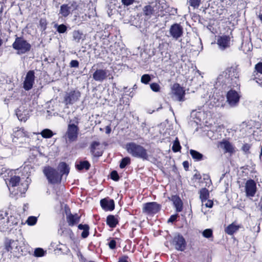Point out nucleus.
I'll list each match as a JSON object with an SVG mask.
<instances>
[{
  "mask_svg": "<svg viewBox=\"0 0 262 262\" xmlns=\"http://www.w3.org/2000/svg\"><path fill=\"white\" fill-rule=\"evenodd\" d=\"M16 171L6 167H3L0 170V176L5 180L10 191L12 193L14 192V187L17 186L20 182L19 177L14 175Z\"/></svg>",
  "mask_w": 262,
  "mask_h": 262,
  "instance_id": "f257e3e1",
  "label": "nucleus"
},
{
  "mask_svg": "<svg viewBox=\"0 0 262 262\" xmlns=\"http://www.w3.org/2000/svg\"><path fill=\"white\" fill-rule=\"evenodd\" d=\"M79 122V119L76 117L72 119H70L68 122L65 137L70 142L76 141L77 140L79 132L78 126Z\"/></svg>",
  "mask_w": 262,
  "mask_h": 262,
  "instance_id": "f03ea898",
  "label": "nucleus"
},
{
  "mask_svg": "<svg viewBox=\"0 0 262 262\" xmlns=\"http://www.w3.org/2000/svg\"><path fill=\"white\" fill-rule=\"evenodd\" d=\"M125 148L128 153L133 157L140 158L143 160H147L148 158L146 149L134 142L127 143Z\"/></svg>",
  "mask_w": 262,
  "mask_h": 262,
  "instance_id": "7ed1b4c3",
  "label": "nucleus"
},
{
  "mask_svg": "<svg viewBox=\"0 0 262 262\" xmlns=\"http://www.w3.org/2000/svg\"><path fill=\"white\" fill-rule=\"evenodd\" d=\"M43 173L51 184H56L60 182L61 176L59 174L58 171L50 166L46 167L43 169Z\"/></svg>",
  "mask_w": 262,
  "mask_h": 262,
  "instance_id": "20e7f679",
  "label": "nucleus"
},
{
  "mask_svg": "<svg viewBox=\"0 0 262 262\" xmlns=\"http://www.w3.org/2000/svg\"><path fill=\"white\" fill-rule=\"evenodd\" d=\"M13 48L17 51L19 54H25L30 50L31 46L21 37H16L12 45Z\"/></svg>",
  "mask_w": 262,
  "mask_h": 262,
  "instance_id": "39448f33",
  "label": "nucleus"
},
{
  "mask_svg": "<svg viewBox=\"0 0 262 262\" xmlns=\"http://www.w3.org/2000/svg\"><path fill=\"white\" fill-rule=\"evenodd\" d=\"M77 8L78 5L75 2L63 4L60 6L59 15H61V17H67Z\"/></svg>",
  "mask_w": 262,
  "mask_h": 262,
  "instance_id": "423d86ee",
  "label": "nucleus"
},
{
  "mask_svg": "<svg viewBox=\"0 0 262 262\" xmlns=\"http://www.w3.org/2000/svg\"><path fill=\"white\" fill-rule=\"evenodd\" d=\"M172 245L177 250L183 251L186 248V242L182 235L176 234L171 242Z\"/></svg>",
  "mask_w": 262,
  "mask_h": 262,
  "instance_id": "0eeeda50",
  "label": "nucleus"
},
{
  "mask_svg": "<svg viewBox=\"0 0 262 262\" xmlns=\"http://www.w3.org/2000/svg\"><path fill=\"white\" fill-rule=\"evenodd\" d=\"M227 74L228 78H229L230 82L233 81L237 84L238 78L239 76V69L237 66H232L225 70Z\"/></svg>",
  "mask_w": 262,
  "mask_h": 262,
  "instance_id": "6e6552de",
  "label": "nucleus"
},
{
  "mask_svg": "<svg viewBox=\"0 0 262 262\" xmlns=\"http://www.w3.org/2000/svg\"><path fill=\"white\" fill-rule=\"evenodd\" d=\"M35 77V72L34 71L30 70L27 73L23 82V88L26 91H29L33 88Z\"/></svg>",
  "mask_w": 262,
  "mask_h": 262,
  "instance_id": "1a4fd4ad",
  "label": "nucleus"
},
{
  "mask_svg": "<svg viewBox=\"0 0 262 262\" xmlns=\"http://www.w3.org/2000/svg\"><path fill=\"white\" fill-rule=\"evenodd\" d=\"M240 96L235 90H231L227 94V102L231 107L237 105Z\"/></svg>",
  "mask_w": 262,
  "mask_h": 262,
  "instance_id": "9d476101",
  "label": "nucleus"
},
{
  "mask_svg": "<svg viewBox=\"0 0 262 262\" xmlns=\"http://www.w3.org/2000/svg\"><path fill=\"white\" fill-rule=\"evenodd\" d=\"M80 97V93L79 91H71L66 93L64 97V101L67 105L72 104L78 101Z\"/></svg>",
  "mask_w": 262,
  "mask_h": 262,
  "instance_id": "9b49d317",
  "label": "nucleus"
},
{
  "mask_svg": "<svg viewBox=\"0 0 262 262\" xmlns=\"http://www.w3.org/2000/svg\"><path fill=\"white\" fill-rule=\"evenodd\" d=\"M160 209V206L157 203H147L143 206V212L147 214H155L159 211Z\"/></svg>",
  "mask_w": 262,
  "mask_h": 262,
  "instance_id": "f8f14e48",
  "label": "nucleus"
},
{
  "mask_svg": "<svg viewBox=\"0 0 262 262\" xmlns=\"http://www.w3.org/2000/svg\"><path fill=\"white\" fill-rule=\"evenodd\" d=\"M183 33V29L182 27L178 24H174L171 26L169 29V33L170 36L176 40L181 37Z\"/></svg>",
  "mask_w": 262,
  "mask_h": 262,
  "instance_id": "ddd939ff",
  "label": "nucleus"
},
{
  "mask_svg": "<svg viewBox=\"0 0 262 262\" xmlns=\"http://www.w3.org/2000/svg\"><path fill=\"white\" fill-rule=\"evenodd\" d=\"M245 187L247 196L253 197L254 196L256 192V185L254 180H248L245 184Z\"/></svg>",
  "mask_w": 262,
  "mask_h": 262,
  "instance_id": "4468645a",
  "label": "nucleus"
},
{
  "mask_svg": "<svg viewBox=\"0 0 262 262\" xmlns=\"http://www.w3.org/2000/svg\"><path fill=\"white\" fill-rule=\"evenodd\" d=\"M108 72L105 69H97L93 74V78L96 81L102 82L107 78Z\"/></svg>",
  "mask_w": 262,
  "mask_h": 262,
  "instance_id": "2eb2a0df",
  "label": "nucleus"
},
{
  "mask_svg": "<svg viewBox=\"0 0 262 262\" xmlns=\"http://www.w3.org/2000/svg\"><path fill=\"white\" fill-rule=\"evenodd\" d=\"M16 115L19 120L26 122L30 117V111L21 106L16 110Z\"/></svg>",
  "mask_w": 262,
  "mask_h": 262,
  "instance_id": "dca6fc26",
  "label": "nucleus"
},
{
  "mask_svg": "<svg viewBox=\"0 0 262 262\" xmlns=\"http://www.w3.org/2000/svg\"><path fill=\"white\" fill-rule=\"evenodd\" d=\"M9 219L7 216V213L4 211H0V231H4L8 228L9 225Z\"/></svg>",
  "mask_w": 262,
  "mask_h": 262,
  "instance_id": "f3484780",
  "label": "nucleus"
},
{
  "mask_svg": "<svg viewBox=\"0 0 262 262\" xmlns=\"http://www.w3.org/2000/svg\"><path fill=\"white\" fill-rule=\"evenodd\" d=\"M101 207L105 210L112 211L114 209L115 203L113 200L104 198L100 201Z\"/></svg>",
  "mask_w": 262,
  "mask_h": 262,
  "instance_id": "a211bd4d",
  "label": "nucleus"
},
{
  "mask_svg": "<svg viewBox=\"0 0 262 262\" xmlns=\"http://www.w3.org/2000/svg\"><path fill=\"white\" fill-rule=\"evenodd\" d=\"M14 137L17 139H20L21 140L20 142H23L26 138H28V133L25 130L24 128H16L13 132Z\"/></svg>",
  "mask_w": 262,
  "mask_h": 262,
  "instance_id": "6ab92c4d",
  "label": "nucleus"
},
{
  "mask_svg": "<svg viewBox=\"0 0 262 262\" xmlns=\"http://www.w3.org/2000/svg\"><path fill=\"white\" fill-rule=\"evenodd\" d=\"M230 37L227 36H220L217 39V45L220 48L224 50L229 47Z\"/></svg>",
  "mask_w": 262,
  "mask_h": 262,
  "instance_id": "aec40b11",
  "label": "nucleus"
},
{
  "mask_svg": "<svg viewBox=\"0 0 262 262\" xmlns=\"http://www.w3.org/2000/svg\"><path fill=\"white\" fill-rule=\"evenodd\" d=\"M174 94L177 97L178 100L183 101L184 100L185 91L179 86V84L174 86Z\"/></svg>",
  "mask_w": 262,
  "mask_h": 262,
  "instance_id": "412c9836",
  "label": "nucleus"
},
{
  "mask_svg": "<svg viewBox=\"0 0 262 262\" xmlns=\"http://www.w3.org/2000/svg\"><path fill=\"white\" fill-rule=\"evenodd\" d=\"M18 241L10 240L6 242L5 248L8 251L16 252L17 250Z\"/></svg>",
  "mask_w": 262,
  "mask_h": 262,
  "instance_id": "4be33fe9",
  "label": "nucleus"
},
{
  "mask_svg": "<svg viewBox=\"0 0 262 262\" xmlns=\"http://www.w3.org/2000/svg\"><path fill=\"white\" fill-rule=\"evenodd\" d=\"M67 214V220L69 226H73L79 222V217L77 214L75 215L69 213L68 214V211H66Z\"/></svg>",
  "mask_w": 262,
  "mask_h": 262,
  "instance_id": "5701e85b",
  "label": "nucleus"
},
{
  "mask_svg": "<svg viewBox=\"0 0 262 262\" xmlns=\"http://www.w3.org/2000/svg\"><path fill=\"white\" fill-rule=\"evenodd\" d=\"M170 200L173 202L177 212H180L182 210V202L179 196L175 195L171 197Z\"/></svg>",
  "mask_w": 262,
  "mask_h": 262,
  "instance_id": "b1692460",
  "label": "nucleus"
},
{
  "mask_svg": "<svg viewBox=\"0 0 262 262\" xmlns=\"http://www.w3.org/2000/svg\"><path fill=\"white\" fill-rule=\"evenodd\" d=\"M217 83L220 84H225L231 83L229 78H228L227 74L225 71H223L217 78Z\"/></svg>",
  "mask_w": 262,
  "mask_h": 262,
  "instance_id": "393cba45",
  "label": "nucleus"
},
{
  "mask_svg": "<svg viewBox=\"0 0 262 262\" xmlns=\"http://www.w3.org/2000/svg\"><path fill=\"white\" fill-rule=\"evenodd\" d=\"M57 170L59 171V173L61 176L64 174L67 175L69 172V168L66 163L61 162L59 164Z\"/></svg>",
  "mask_w": 262,
  "mask_h": 262,
  "instance_id": "a878e982",
  "label": "nucleus"
},
{
  "mask_svg": "<svg viewBox=\"0 0 262 262\" xmlns=\"http://www.w3.org/2000/svg\"><path fill=\"white\" fill-rule=\"evenodd\" d=\"M200 199L202 203H205L206 199L209 198V192L206 188H203L199 191Z\"/></svg>",
  "mask_w": 262,
  "mask_h": 262,
  "instance_id": "bb28decb",
  "label": "nucleus"
},
{
  "mask_svg": "<svg viewBox=\"0 0 262 262\" xmlns=\"http://www.w3.org/2000/svg\"><path fill=\"white\" fill-rule=\"evenodd\" d=\"M240 226L233 223L227 226L225 231L229 235H232L236 232L239 228Z\"/></svg>",
  "mask_w": 262,
  "mask_h": 262,
  "instance_id": "cd10ccee",
  "label": "nucleus"
},
{
  "mask_svg": "<svg viewBox=\"0 0 262 262\" xmlns=\"http://www.w3.org/2000/svg\"><path fill=\"white\" fill-rule=\"evenodd\" d=\"M73 40L77 43L80 42V40H84V36L82 32L79 30H74L72 32Z\"/></svg>",
  "mask_w": 262,
  "mask_h": 262,
  "instance_id": "c85d7f7f",
  "label": "nucleus"
},
{
  "mask_svg": "<svg viewBox=\"0 0 262 262\" xmlns=\"http://www.w3.org/2000/svg\"><path fill=\"white\" fill-rule=\"evenodd\" d=\"M154 8L151 5H146L143 8V14L146 16L147 19L150 18L154 12Z\"/></svg>",
  "mask_w": 262,
  "mask_h": 262,
  "instance_id": "c756f323",
  "label": "nucleus"
},
{
  "mask_svg": "<svg viewBox=\"0 0 262 262\" xmlns=\"http://www.w3.org/2000/svg\"><path fill=\"white\" fill-rule=\"evenodd\" d=\"M221 147L223 148L226 152H233L234 150L232 145L227 141H224L220 143Z\"/></svg>",
  "mask_w": 262,
  "mask_h": 262,
  "instance_id": "7c9ffc66",
  "label": "nucleus"
},
{
  "mask_svg": "<svg viewBox=\"0 0 262 262\" xmlns=\"http://www.w3.org/2000/svg\"><path fill=\"white\" fill-rule=\"evenodd\" d=\"M118 223V220L114 215H109L107 216L106 219V223L110 227L114 228L116 227Z\"/></svg>",
  "mask_w": 262,
  "mask_h": 262,
  "instance_id": "2f4dec72",
  "label": "nucleus"
},
{
  "mask_svg": "<svg viewBox=\"0 0 262 262\" xmlns=\"http://www.w3.org/2000/svg\"><path fill=\"white\" fill-rule=\"evenodd\" d=\"M189 152L192 158L195 161H199L203 159V155L199 152L193 149H190Z\"/></svg>",
  "mask_w": 262,
  "mask_h": 262,
  "instance_id": "473e14b6",
  "label": "nucleus"
},
{
  "mask_svg": "<svg viewBox=\"0 0 262 262\" xmlns=\"http://www.w3.org/2000/svg\"><path fill=\"white\" fill-rule=\"evenodd\" d=\"M78 228L80 230H82L83 231L81 233V236L83 238H86L88 237L89 234V227L87 225L79 224L78 225Z\"/></svg>",
  "mask_w": 262,
  "mask_h": 262,
  "instance_id": "72a5a7b5",
  "label": "nucleus"
},
{
  "mask_svg": "<svg viewBox=\"0 0 262 262\" xmlns=\"http://www.w3.org/2000/svg\"><path fill=\"white\" fill-rule=\"evenodd\" d=\"M76 167L79 170L83 169L88 170L90 168V164L87 161H80L79 164H76Z\"/></svg>",
  "mask_w": 262,
  "mask_h": 262,
  "instance_id": "f704fd0d",
  "label": "nucleus"
},
{
  "mask_svg": "<svg viewBox=\"0 0 262 262\" xmlns=\"http://www.w3.org/2000/svg\"><path fill=\"white\" fill-rule=\"evenodd\" d=\"M40 134L44 138H50L54 135L53 132L51 130L47 128L43 129Z\"/></svg>",
  "mask_w": 262,
  "mask_h": 262,
  "instance_id": "c9c22d12",
  "label": "nucleus"
},
{
  "mask_svg": "<svg viewBox=\"0 0 262 262\" xmlns=\"http://www.w3.org/2000/svg\"><path fill=\"white\" fill-rule=\"evenodd\" d=\"M156 7L158 8L159 11H162L166 9L167 5L164 0H160L156 3Z\"/></svg>",
  "mask_w": 262,
  "mask_h": 262,
  "instance_id": "e433bc0d",
  "label": "nucleus"
},
{
  "mask_svg": "<svg viewBox=\"0 0 262 262\" xmlns=\"http://www.w3.org/2000/svg\"><path fill=\"white\" fill-rule=\"evenodd\" d=\"M46 253V251H45L41 248H36L34 252V255L36 257L43 256Z\"/></svg>",
  "mask_w": 262,
  "mask_h": 262,
  "instance_id": "4c0bfd02",
  "label": "nucleus"
},
{
  "mask_svg": "<svg viewBox=\"0 0 262 262\" xmlns=\"http://www.w3.org/2000/svg\"><path fill=\"white\" fill-rule=\"evenodd\" d=\"M130 162V159L129 157H125L123 158L120 163V167L124 168L126 165L129 164Z\"/></svg>",
  "mask_w": 262,
  "mask_h": 262,
  "instance_id": "58836bf2",
  "label": "nucleus"
},
{
  "mask_svg": "<svg viewBox=\"0 0 262 262\" xmlns=\"http://www.w3.org/2000/svg\"><path fill=\"white\" fill-rule=\"evenodd\" d=\"M37 221V217L31 216L28 218L27 220L26 221V223L29 226H33L36 224Z\"/></svg>",
  "mask_w": 262,
  "mask_h": 262,
  "instance_id": "ea45409f",
  "label": "nucleus"
},
{
  "mask_svg": "<svg viewBox=\"0 0 262 262\" xmlns=\"http://www.w3.org/2000/svg\"><path fill=\"white\" fill-rule=\"evenodd\" d=\"M181 149V146L179 143V141L177 138L176 140H174L172 147V149L174 152H177L179 151Z\"/></svg>",
  "mask_w": 262,
  "mask_h": 262,
  "instance_id": "a19ab883",
  "label": "nucleus"
},
{
  "mask_svg": "<svg viewBox=\"0 0 262 262\" xmlns=\"http://www.w3.org/2000/svg\"><path fill=\"white\" fill-rule=\"evenodd\" d=\"M202 235L204 237L207 238L212 237V230L211 229H205L203 231Z\"/></svg>",
  "mask_w": 262,
  "mask_h": 262,
  "instance_id": "79ce46f5",
  "label": "nucleus"
},
{
  "mask_svg": "<svg viewBox=\"0 0 262 262\" xmlns=\"http://www.w3.org/2000/svg\"><path fill=\"white\" fill-rule=\"evenodd\" d=\"M151 80V78L148 74H144L141 78V81L144 84H148V82Z\"/></svg>",
  "mask_w": 262,
  "mask_h": 262,
  "instance_id": "37998d69",
  "label": "nucleus"
},
{
  "mask_svg": "<svg viewBox=\"0 0 262 262\" xmlns=\"http://www.w3.org/2000/svg\"><path fill=\"white\" fill-rule=\"evenodd\" d=\"M201 0H189L188 2L189 5L193 8H198L201 3Z\"/></svg>",
  "mask_w": 262,
  "mask_h": 262,
  "instance_id": "c03bdc74",
  "label": "nucleus"
},
{
  "mask_svg": "<svg viewBox=\"0 0 262 262\" xmlns=\"http://www.w3.org/2000/svg\"><path fill=\"white\" fill-rule=\"evenodd\" d=\"M150 89L155 92H158L160 90V86L157 83H152L150 85Z\"/></svg>",
  "mask_w": 262,
  "mask_h": 262,
  "instance_id": "a18cd8bd",
  "label": "nucleus"
},
{
  "mask_svg": "<svg viewBox=\"0 0 262 262\" xmlns=\"http://www.w3.org/2000/svg\"><path fill=\"white\" fill-rule=\"evenodd\" d=\"M67 30V27H66V25H64L63 24L58 25L57 27V31L59 33H63L66 32Z\"/></svg>",
  "mask_w": 262,
  "mask_h": 262,
  "instance_id": "49530a36",
  "label": "nucleus"
},
{
  "mask_svg": "<svg viewBox=\"0 0 262 262\" xmlns=\"http://www.w3.org/2000/svg\"><path fill=\"white\" fill-rule=\"evenodd\" d=\"M213 205V202L212 200H210L209 199H206V201L205 203H202V206H205L206 207L208 208H212Z\"/></svg>",
  "mask_w": 262,
  "mask_h": 262,
  "instance_id": "de8ad7c7",
  "label": "nucleus"
},
{
  "mask_svg": "<svg viewBox=\"0 0 262 262\" xmlns=\"http://www.w3.org/2000/svg\"><path fill=\"white\" fill-rule=\"evenodd\" d=\"M111 178L115 180V181H118L119 180V176L118 174V173L116 171H113L112 172H111Z\"/></svg>",
  "mask_w": 262,
  "mask_h": 262,
  "instance_id": "09e8293b",
  "label": "nucleus"
},
{
  "mask_svg": "<svg viewBox=\"0 0 262 262\" xmlns=\"http://www.w3.org/2000/svg\"><path fill=\"white\" fill-rule=\"evenodd\" d=\"M70 66L71 68H78L79 66V62L76 60H72L70 63Z\"/></svg>",
  "mask_w": 262,
  "mask_h": 262,
  "instance_id": "8fccbe9b",
  "label": "nucleus"
},
{
  "mask_svg": "<svg viewBox=\"0 0 262 262\" xmlns=\"http://www.w3.org/2000/svg\"><path fill=\"white\" fill-rule=\"evenodd\" d=\"M255 68L258 72L262 74V62H259L256 64Z\"/></svg>",
  "mask_w": 262,
  "mask_h": 262,
  "instance_id": "3c124183",
  "label": "nucleus"
},
{
  "mask_svg": "<svg viewBox=\"0 0 262 262\" xmlns=\"http://www.w3.org/2000/svg\"><path fill=\"white\" fill-rule=\"evenodd\" d=\"M116 242L114 239H112L108 243V246L110 249H114L116 248Z\"/></svg>",
  "mask_w": 262,
  "mask_h": 262,
  "instance_id": "603ef678",
  "label": "nucleus"
},
{
  "mask_svg": "<svg viewBox=\"0 0 262 262\" xmlns=\"http://www.w3.org/2000/svg\"><path fill=\"white\" fill-rule=\"evenodd\" d=\"M121 1L123 5L125 6H129L133 3L134 0H121Z\"/></svg>",
  "mask_w": 262,
  "mask_h": 262,
  "instance_id": "864d4df0",
  "label": "nucleus"
},
{
  "mask_svg": "<svg viewBox=\"0 0 262 262\" xmlns=\"http://www.w3.org/2000/svg\"><path fill=\"white\" fill-rule=\"evenodd\" d=\"M178 217V215H172L170 216V217L168 219V223H172L173 222L175 221Z\"/></svg>",
  "mask_w": 262,
  "mask_h": 262,
  "instance_id": "5fc2aeb1",
  "label": "nucleus"
},
{
  "mask_svg": "<svg viewBox=\"0 0 262 262\" xmlns=\"http://www.w3.org/2000/svg\"><path fill=\"white\" fill-rule=\"evenodd\" d=\"M18 188L19 189V191L21 193H24L27 190V185L26 184L23 189H21L20 186H19Z\"/></svg>",
  "mask_w": 262,
  "mask_h": 262,
  "instance_id": "6e6d98bb",
  "label": "nucleus"
},
{
  "mask_svg": "<svg viewBox=\"0 0 262 262\" xmlns=\"http://www.w3.org/2000/svg\"><path fill=\"white\" fill-rule=\"evenodd\" d=\"M250 148V146L248 144H245L243 145V146H242V149L245 152L248 151L249 150Z\"/></svg>",
  "mask_w": 262,
  "mask_h": 262,
  "instance_id": "4d7b16f0",
  "label": "nucleus"
},
{
  "mask_svg": "<svg viewBox=\"0 0 262 262\" xmlns=\"http://www.w3.org/2000/svg\"><path fill=\"white\" fill-rule=\"evenodd\" d=\"M183 165L184 166V169L187 170L189 167V163L188 161H184L183 162Z\"/></svg>",
  "mask_w": 262,
  "mask_h": 262,
  "instance_id": "13d9d810",
  "label": "nucleus"
},
{
  "mask_svg": "<svg viewBox=\"0 0 262 262\" xmlns=\"http://www.w3.org/2000/svg\"><path fill=\"white\" fill-rule=\"evenodd\" d=\"M99 143L97 142H93L92 144V148L94 150L96 146H98Z\"/></svg>",
  "mask_w": 262,
  "mask_h": 262,
  "instance_id": "bf43d9fd",
  "label": "nucleus"
},
{
  "mask_svg": "<svg viewBox=\"0 0 262 262\" xmlns=\"http://www.w3.org/2000/svg\"><path fill=\"white\" fill-rule=\"evenodd\" d=\"M118 262H128L127 260V257H122L119 259Z\"/></svg>",
  "mask_w": 262,
  "mask_h": 262,
  "instance_id": "052dcab7",
  "label": "nucleus"
},
{
  "mask_svg": "<svg viewBox=\"0 0 262 262\" xmlns=\"http://www.w3.org/2000/svg\"><path fill=\"white\" fill-rule=\"evenodd\" d=\"M28 204H24V207H23V209L24 211H26V210H27L28 209Z\"/></svg>",
  "mask_w": 262,
  "mask_h": 262,
  "instance_id": "680f3d73",
  "label": "nucleus"
},
{
  "mask_svg": "<svg viewBox=\"0 0 262 262\" xmlns=\"http://www.w3.org/2000/svg\"><path fill=\"white\" fill-rule=\"evenodd\" d=\"M111 128L109 126H107L106 127V134H109L110 132H111Z\"/></svg>",
  "mask_w": 262,
  "mask_h": 262,
  "instance_id": "e2e57ef3",
  "label": "nucleus"
},
{
  "mask_svg": "<svg viewBox=\"0 0 262 262\" xmlns=\"http://www.w3.org/2000/svg\"><path fill=\"white\" fill-rule=\"evenodd\" d=\"M194 178L200 179H201V176L199 174H197L196 173L194 175Z\"/></svg>",
  "mask_w": 262,
  "mask_h": 262,
  "instance_id": "0e129e2a",
  "label": "nucleus"
},
{
  "mask_svg": "<svg viewBox=\"0 0 262 262\" xmlns=\"http://www.w3.org/2000/svg\"><path fill=\"white\" fill-rule=\"evenodd\" d=\"M258 17L259 19V20L262 22V14H259L258 16Z\"/></svg>",
  "mask_w": 262,
  "mask_h": 262,
  "instance_id": "69168bd1",
  "label": "nucleus"
},
{
  "mask_svg": "<svg viewBox=\"0 0 262 262\" xmlns=\"http://www.w3.org/2000/svg\"><path fill=\"white\" fill-rule=\"evenodd\" d=\"M3 43V40L0 38V47L2 46Z\"/></svg>",
  "mask_w": 262,
  "mask_h": 262,
  "instance_id": "338daca9",
  "label": "nucleus"
},
{
  "mask_svg": "<svg viewBox=\"0 0 262 262\" xmlns=\"http://www.w3.org/2000/svg\"><path fill=\"white\" fill-rule=\"evenodd\" d=\"M1 20H2V18L1 17H0V30H1L2 29V26H1Z\"/></svg>",
  "mask_w": 262,
  "mask_h": 262,
  "instance_id": "774afa93",
  "label": "nucleus"
}]
</instances>
